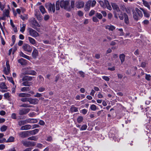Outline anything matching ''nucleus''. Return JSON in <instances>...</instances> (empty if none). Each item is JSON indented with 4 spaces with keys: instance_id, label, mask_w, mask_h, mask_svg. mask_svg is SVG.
Instances as JSON below:
<instances>
[{
    "instance_id": "obj_1",
    "label": "nucleus",
    "mask_w": 151,
    "mask_h": 151,
    "mask_svg": "<svg viewBox=\"0 0 151 151\" xmlns=\"http://www.w3.org/2000/svg\"><path fill=\"white\" fill-rule=\"evenodd\" d=\"M59 4L60 7L62 8H64V9L70 11H71V9L70 6H68V5L70 4V1H65L62 0L60 2L59 1Z\"/></svg>"
},
{
    "instance_id": "obj_2",
    "label": "nucleus",
    "mask_w": 151,
    "mask_h": 151,
    "mask_svg": "<svg viewBox=\"0 0 151 151\" xmlns=\"http://www.w3.org/2000/svg\"><path fill=\"white\" fill-rule=\"evenodd\" d=\"M133 16L134 19L137 21L139 19L138 16L142 17L143 14L141 11L137 8H136L135 11H133Z\"/></svg>"
},
{
    "instance_id": "obj_3",
    "label": "nucleus",
    "mask_w": 151,
    "mask_h": 151,
    "mask_svg": "<svg viewBox=\"0 0 151 151\" xmlns=\"http://www.w3.org/2000/svg\"><path fill=\"white\" fill-rule=\"evenodd\" d=\"M116 131L114 128H112L109 134V137L112 138L115 141H117L118 139H117V135Z\"/></svg>"
},
{
    "instance_id": "obj_4",
    "label": "nucleus",
    "mask_w": 151,
    "mask_h": 151,
    "mask_svg": "<svg viewBox=\"0 0 151 151\" xmlns=\"http://www.w3.org/2000/svg\"><path fill=\"white\" fill-rule=\"evenodd\" d=\"M45 7L47 9L49 13L51 12L52 11L54 13L55 11V4L54 3L53 4L51 3H46Z\"/></svg>"
},
{
    "instance_id": "obj_5",
    "label": "nucleus",
    "mask_w": 151,
    "mask_h": 151,
    "mask_svg": "<svg viewBox=\"0 0 151 151\" xmlns=\"http://www.w3.org/2000/svg\"><path fill=\"white\" fill-rule=\"evenodd\" d=\"M119 17L121 20H123L124 18V22L126 24L128 25L129 24L128 17L126 13H124L122 14L121 13L119 14Z\"/></svg>"
},
{
    "instance_id": "obj_6",
    "label": "nucleus",
    "mask_w": 151,
    "mask_h": 151,
    "mask_svg": "<svg viewBox=\"0 0 151 151\" xmlns=\"http://www.w3.org/2000/svg\"><path fill=\"white\" fill-rule=\"evenodd\" d=\"M6 68L4 67L3 70L4 74L6 75H8L10 71V65L9 61H6Z\"/></svg>"
},
{
    "instance_id": "obj_7",
    "label": "nucleus",
    "mask_w": 151,
    "mask_h": 151,
    "mask_svg": "<svg viewBox=\"0 0 151 151\" xmlns=\"http://www.w3.org/2000/svg\"><path fill=\"white\" fill-rule=\"evenodd\" d=\"M30 23L32 25V27L35 29L36 27H40V25L38 23L37 21L36 20L35 18H33L30 21Z\"/></svg>"
},
{
    "instance_id": "obj_8",
    "label": "nucleus",
    "mask_w": 151,
    "mask_h": 151,
    "mask_svg": "<svg viewBox=\"0 0 151 151\" xmlns=\"http://www.w3.org/2000/svg\"><path fill=\"white\" fill-rule=\"evenodd\" d=\"M30 111L29 108H24L19 110V115H26Z\"/></svg>"
},
{
    "instance_id": "obj_9",
    "label": "nucleus",
    "mask_w": 151,
    "mask_h": 151,
    "mask_svg": "<svg viewBox=\"0 0 151 151\" xmlns=\"http://www.w3.org/2000/svg\"><path fill=\"white\" fill-rule=\"evenodd\" d=\"M22 47L24 51L30 53L31 52L32 50V47L28 44H24L23 45Z\"/></svg>"
},
{
    "instance_id": "obj_10",
    "label": "nucleus",
    "mask_w": 151,
    "mask_h": 151,
    "mask_svg": "<svg viewBox=\"0 0 151 151\" xmlns=\"http://www.w3.org/2000/svg\"><path fill=\"white\" fill-rule=\"evenodd\" d=\"M29 32L30 35L34 37H36L39 35L38 33L35 30L31 28L29 29Z\"/></svg>"
},
{
    "instance_id": "obj_11",
    "label": "nucleus",
    "mask_w": 151,
    "mask_h": 151,
    "mask_svg": "<svg viewBox=\"0 0 151 151\" xmlns=\"http://www.w3.org/2000/svg\"><path fill=\"white\" fill-rule=\"evenodd\" d=\"M29 131L21 132L19 134V135L21 138H25L29 136Z\"/></svg>"
},
{
    "instance_id": "obj_12",
    "label": "nucleus",
    "mask_w": 151,
    "mask_h": 151,
    "mask_svg": "<svg viewBox=\"0 0 151 151\" xmlns=\"http://www.w3.org/2000/svg\"><path fill=\"white\" fill-rule=\"evenodd\" d=\"M84 3L83 1L80 0L77 1L76 3V7L78 9L83 8L84 5Z\"/></svg>"
},
{
    "instance_id": "obj_13",
    "label": "nucleus",
    "mask_w": 151,
    "mask_h": 151,
    "mask_svg": "<svg viewBox=\"0 0 151 151\" xmlns=\"http://www.w3.org/2000/svg\"><path fill=\"white\" fill-rule=\"evenodd\" d=\"M38 101L39 100L36 98L32 99L31 97L29 98L28 102L30 104L35 105L37 104Z\"/></svg>"
},
{
    "instance_id": "obj_14",
    "label": "nucleus",
    "mask_w": 151,
    "mask_h": 151,
    "mask_svg": "<svg viewBox=\"0 0 151 151\" xmlns=\"http://www.w3.org/2000/svg\"><path fill=\"white\" fill-rule=\"evenodd\" d=\"M34 77L25 75L22 77V81H31L32 80L33 78Z\"/></svg>"
},
{
    "instance_id": "obj_15",
    "label": "nucleus",
    "mask_w": 151,
    "mask_h": 151,
    "mask_svg": "<svg viewBox=\"0 0 151 151\" xmlns=\"http://www.w3.org/2000/svg\"><path fill=\"white\" fill-rule=\"evenodd\" d=\"M91 3V0H89L86 3L85 7L84 8V10L85 11H88L89 10Z\"/></svg>"
},
{
    "instance_id": "obj_16",
    "label": "nucleus",
    "mask_w": 151,
    "mask_h": 151,
    "mask_svg": "<svg viewBox=\"0 0 151 151\" xmlns=\"http://www.w3.org/2000/svg\"><path fill=\"white\" fill-rule=\"evenodd\" d=\"M32 128L31 125L30 124H27L21 127L20 129L21 130H27L31 129Z\"/></svg>"
},
{
    "instance_id": "obj_17",
    "label": "nucleus",
    "mask_w": 151,
    "mask_h": 151,
    "mask_svg": "<svg viewBox=\"0 0 151 151\" xmlns=\"http://www.w3.org/2000/svg\"><path fill=\"white\" fill-rule=\"evenodd\" d=\"M111 5L114 10H115L117 12H119L120 11L118 6L116 4L112 3Z\"/></svg>"
},
{
    "instance_id": "obj_18",
    "label": "nucleus",
    "mask_w": 151,
    "mask_h": 151,
    "mask_svg": "<svg viewBox=\"0 0 151 151\" xmlns=\"http://www.w3.org/2000/svg\"><path fill=\"white\" fill-rule=\"evenodd\" d=\"M140 9L143 12L145 17H149L150 16V14L148 13L147 9H144L143 8L140 7Z\"/></svg>"
},
{
    "instance_id": "obj_19",
    "label": "nucleus",
    "mask_w": 151,
    "mask_h": 151,
    "mask_svg": "<svg viewBox=\"0 0 151 151\" xmlns=\"http://www.w3.org/2000/svg\"><path fill=\"white\" fill-rule=\"evenodd\" d=\"M149 121L147 124H145L144 125L147 130L150 131L151 130V118H149Z\"/></svg>"
},
{
    "instance_id": "obj_20",
    "label": "nucleus",
    "mask_w": 151,
    "mask_h": 151,
    "mask_svg": "<svg viewBox=\"0 0 151 151\" xmlns=\"http://www.w3.org/2000/svg\"><path fill=\"white\" fill-rule=\"evenodd\" d=\"M27 61L26 60L22 58L18 60V63H20L22 65H26L27 63Z\"/></svg>"
},
{
    "instance_id": "obj_21",
    "label": "nucleus",
    "mask_w": 151,
    "mask_h": 151,
    "mask_svg": "<svg viewBox=\"0 0 151 151\" xmlns=\"http://www.w3.org/2000/svg\"><path fill=\"white\" fill-rule=\"evenodd\" d=\"M32 84V82L28 81H23L22 83V86H30Z\"/></svg>"
},
{
    "instance_id": "obj_22",
    "label": "nucleus",
    "mask_w": 151,
    "mask_h": 151,
    "mask_svg": "<svg viewBox=\"0 0 151 151\" xmlns=\"http://www.w3.org/2000/svg\"><path fill=\"white\" fill-rule=\"evenodd\" d=\"M27 120V122L29 123H35L38 122V121L36 119L29 118Z\"/></svg>"
},
{
    "instance_id": "obj_23",
    "label": "nucleus",
    "mask_w": 151,
    "mask_h": 151,
    "mask_svg": "<svg viewBox=\"0 0 151 151\" xmlns=\"http://www.w3.org/2000/svg\"><path fill=\"white\" fill-rule=\"evenodd\" d=\"M38 55V52L37 50L34 47V49L32 53V57H37Z\"/></svg>"
},
{
    "instance_id": "obj_24",
    "label": "nucleus",
    "mask_w": 151,
    "mask_h": 151,
    "mask_svg": "<svg viewBox=\"0 0 151 151\" xmlns=\"http://www.w3.org/2000/svg\"><path fill=\"white\" fill-rule=\"evenodd\" d=\"M39 131V129H36L32 130H29V134L34 135L38 133Z\"/></svg>"
},
{
    "instance_id": "obj_25",
    "label": "nucleus",
    "mask_w": 151,
    "mask_h": 151,
    "mask_svg": "<svg viewBox=\"0 0 151 151\" xmlns=\"http://www.w3.org/2000/svg\"><path fill=\"white\" fill-rule=\"evenodd\" d=\"M105 28L106 29H109L110 31H113L115 29V27L112 25H107L105 26Z\"/></svg>"
},
{
    "instance_id": "obj_26",
    "label": "nucleus",
    "mask_w": 151,
    "mask_h": 151,
    "mask_svg": "<svg viewBox=\"0 0 151 151\" xmlns=\"http://www.w3.org/2000/svg\"><path fill=\"white\" fill-rule=\"evenodd\" d=\"M71 112H76L78 111V108L75 107L74 105H72L70 109Z\"/></svg>"
},
{
    "instance_id": "obj_27",
    "label": "nucleus",
    "mask_w": 151,
    "mask_h": 151,
    "mask_svg": "<svg viewBox=\"0 0 151 151\" xmlns=\"http://www.w3.org/2000/svg\"><path fill=\"white\" fill-rule=\"evenodd\" d=\"M143 4L144 6L145 7H147V8L149 9L150 10V6L147 1L145 0H142Z\"/></svg>"
},
{
    "instance_id": "obj_28",
    "label": "nucleus",
    "mask_w": 151,
    "mask_h": 151,
    "mask_svg": "<svg viewBox=\"0 0 151 151\" xmlns=\"http://www.w3.org/2000/svg\"><path fill=\"white\" fill-rule=\"evenodd\" d=\"M28 38L30 43L33 45L36 44V41L34 39L30 37H28Z\"/></svg>"
},
{
    "instance_id": "obj_29",
    "label": "nucleus",
    "mask_w": 151,
    "mask_h": 151,
    "mask_svg": "<svg viewBox=\"0 0 151 151\" xmlns=\"http://www.w3.org/2000/svg\"><path fill=\"white\" fill-rule=\"evenodd\" d=\"M0 88L2 89H7V87L4 82L0 83Z\"/></svg>"
},
{
    "instance_id": "obj_30",
    "label": "nucleus",
    "mask_w": 151,
    "mask_h": 151,
    "mask_svg": "<svg viewBox=\"0 0 151 151\" xmlns=\"http://www.w3.org/2000/svg\"><path fill=\"white\" fill-rule=\"evenodd\" d=\"M27 123H28V122H27V119L25 120L20 121H19L18 122V124L19 126H21Z\"/></svg>"
},
{
    "instance_id": "obj_31",
    "label": "nucleus",
    "mask_w": 151,
    "mask_h": 151,
    "mask_svg": "<svg viewBox=\"0 0 151 151\" xmlns=\"http://www.w3.org/2000/svg\"><path fill=\"white\" fill-rule=\"evenodd\" d=\"M5 3H6L4 1L2 3L0 1V9L1 11L3 10L5 8Z\"/></svg>"
},
{
    "instance_id": "obj_32",
    "label": "nucleus",
    "mask_w": 151,
    "mask_h": 151,
    "mask_svg": "<svg viewBox=\"0 0 151 151\" xmlns=\"http://www.w3.org/2000/svg\"><path fill=\"white\" fill-rule=\"evenodd\" d=\"M38 78H39L38 81L40 83H43L44 82V79L42 76H39L38 77Z\"/></svg>"
},
{
    "instance_id": "obj_33",
    "label": "nucleus",
    "mask_w": 151,
    "mask_h": 151,
    "mask_svg": "<svg viewBox=\"0 0 151 151\" xmlns=\"http://www.w3.org/2000/svg\"><path fill=\"white\" fill-rule=\"evenodd\" d=\"M14 137L12 136H10L7 140L6 141V142H11L14 141Z\"/></svg>"
},
{
    "instance_id": "obj_34",
    "label": "nucleus",
    "mask_w": 151,
    "mask_h": 151,
    "mask_svg": "<svg viewBox=\"0 0 151 151\" xmlns=\"http://www.w3.org/2000/svg\"><path fill=\"white\" fill-rule=\"evenodd\" d=\"M83 117L81 116H79L77 118V122L79 124L81 123L83 120Z\"/></svg>"
},
{
    "instance_id": "obj_35",
    "label": "nucleus",
    "mask_w": 151,
    "mask_h": 151,
    "mask_svg": "<svg viewBox=\"0 0 151 151\" xmlns=\"http://www.w3.org/2000/svg\"><path fill=\"white\" fill-rule=\"evenodd\" d=\"M40 10L41 13L44 14L46 12L44 6L42 5H41L40 6Z\"/></svg>"
},
{
    "instance_id": "obj_36",
    "label": "nucleus",
    "mask_w": 151,
    "mask_h": 151,
    "mask_svg": "<svg viewBox=\"0 0 151 151\" xmlns=\"http://www.w3.org/2000/svg\"><path fill=\"white\" fill-rule=\"evenodd\" d=\"M95 16L99 19H101L103 17L101 13L98 12L96 13Z\"/></svg>"
},
{
    "instance_id": "obj_37",
    "label": "nucleus",
    "mask_w": 151,
    "mask_h": 151,
    "mask_svg": "<svg viewBox=\"0 0 151 151\" xmlns=\"http://www.w3.org/2000/svg\"><path fill=\"white\" fill-rule=\"evenodd\" d=\"M30 89L29 87H23L21 88V90L22 92H25L26 91H29L30 90Z\"/></svg>"
},
{
    "instance_id": "obj_38",
    "label": "nucleus",
    "mask_w": 151,
    "mask_h": 151,
    "mask_svg": "<svg viewBox=\"0 0 151 151\" xmlns=\"http://www.w3.org/2000/svg\"><path fill=\"white\" fill-rule=\"evenodd\" d=\"M7 127L5 125L2 126L1 127V130L2 132H5L7 129Z\"/></svg>"
},
{
    "instance_id": "obj_39",
    "label": "nucleus",
    "mask_w": 151,
    "mask_h": 151,
    "mask_svg": "<svg viewBox=\"0 0 151 151\" xmlns=\"http://www.w3.org/2000/svg\"><path fill=\"white\" fill-rule=\"evenodd\" d=\"M4 97L5 99H7L8 100H9V99L10 97V93H6L4 94Z\"/></svg>"
},
{
    "instance_id": "obj_40",
    "label": "nucleus",
    "mask_w": 151,
    "mask_h": 151,
    "mask_svg": "<svg viewBox=\"0 0 151 151\" xmlns=\"http://www.w3.org/2000/svg\"><path fill=\"white\" fill-rule=\"evenodd\" d=\"M87 127V126L86 124H83L80 129V131L85 130L86 129Z\"/></svg>"
},
{
    "instance_id": "obj_41",
    "label": "nucleus",
    "mask_w": 151,
    "mask_h": 151,
    "mask_svg": "<svg viewBox=\"0 0 151 151\" xmlns=\"http://www.w3.org/2000/svg\"><path fill=\"white\" fill-rule=\"evenodd\" d=\"M12 43L11 44V46L13 45L14 44L16 41L15 36L14 35H13L12 37Z\"/></svg>"
},
{
    "instance_id": "obj_42",
    "label": "nucleus",
    "mask_w": 151,
    "mask_h": 151,
    "mask_svg": "<svg viewBox=\"0 0 151 151\" xmlns=\"http://www.w3.org/2000/svg\"><path fill=\"white\" fill-rule=\"evenodd\" d=\"M18 95L19 97H24L27 96V94L22 93H19Z\"/></svg>"
},
{
    "instance_id": "obj_43",
    "label": "nucleus",
    "mask_w": 151,
    "mask_h": 151,
    "mask_svg": "<svg viewBox=\"0 0 151 151\" xmlns=\"http://www.w3.org/2000/svg\"><path fill=\"white\" fill-rule=\"evenodd\" d=\"M28 139L31 140L36 141L37 139V138L36 136H34L29 137L28 138Z\"/></svg>"
},
{
    "instance_id": "obj_44",
    "label": "nucleus",
    "mask_w": 151,
    "mask_h": 151,
    "mask_svg": "<svg viewBox=\"0 0 151 151\" xmlns=\"http://www.w3.org/2000/svg\"><path fill=\"white\" fill-rule=\"evenodd\" d=\"M90 109L92 111H95L96 109V106L94 104H92L90 106Z\"/></svg>"
},
{
    "instance_id": "obj_45",
    "label": "nucleus",
    "mask_w": 151,
    "mask_h": 151,
    "mask_svg": "<svg viewBox=\"0 0 151 151\" xmlns=\"http://www.w3.org/2000/svg\"><path fill=\"white\" fill-rule=\"evenodd\" d=\"M26 25L23 24H22V27L20 28V31L23 33L25 31Z\"/></svg>"
},
{
    "instance_id": "obj_46",
    "label": "nucleus",
    "mask_w": 151,
    "mask_h": 151,
    "mask_svg": "<svg viewBox=\"0 0 151 151\" xmlns=\"http://www.w3.org/2000/svg\"><path fill=\"white\" fill-rule=\"evenodd\" d=\"M59 1H58L56 3V10H58L60 9V6L59 4Z\"/></svg>"
},
{
    "instance_id": "obj_47",
    "label": "nucleus",
    "mask_w": 151,
    "mask_h": 151,
    "mask_svg": "<svg viewBox=\"0 0 151 151\" xmlns=\"http://www.w3.org/2000/svg\"><path fill=\"white\" fill-rule=\"evenodd\" d=\"M78 73L80 75V76L83 78L85 76V73L82 71H78Z\"/></svg>"
},
{
    "instance_id": "obj_48",
    "label": "nucleus",
    "mask_w": 151,
    "mask_h": 151,
    "mask_svg": "<svg viewBox=\"0 0 151 151\" xmlns=\"http://www.w3.org/2000/svg\"><path fill=\"white\" fill-rule=\"evenodd\" d=\"M29 141L24 142L23 143V145L26 147H29Z\"/></svg>"
},
{
    "instance_id": "obj_49",
    "label": "nucleus",
    "mask_w": 151,
    "mask_h": 151,
    "mask_svg": "<svg viewBox=\"0 0 151 151\" xmlns=\"http://www.w3.org/2000/svg\"><path fill=\"white\" fill-rule=\"evenodd\" d=\"M29 75H32L33 76L36 75L37 73L34 70H31L30 72Z\"/></svg>"
},
{
    "instance_id": "obj_50",
    "label": "nucleus",
    "mask_w": 151,
    "mask_h": 151,
    "mask_svg": "<svg viewBox=\"0 0 151 151\" xmlns=\"http://www.w3.org/2000/svg\"><path fill=\"white\" fill-rule=\"evenodd\" d=\"M102 77L103 79L104 80L106 81H108L110 80V78L108 76H102Z\"/></svg>"
},
{
    "instance_id": "obj_51",
    "label": "nucleus",
    "mask_w": 151,
    "mask_h": 151,
    "mask_svg": "<svg viewBox=\"0 0 151 151\" xmlns=\"http://www.w3.org/2000/svg\"><path fill=\"white\" fill-rule=\"evenodd\" d=\"M29 98H22L20 100L22 102H28Z\"/></svg>"
},
{
    "instance_id": "obj_52",
    "label": "nucleus",
    "mask_w": 151,
    "mask_h": 151,
    "mask_svg": "<svg viewBox=\"0 0 151 151\" xmlns=\"http://www.w3.org/2000/svg\"><path fill=\"white\" fill-rule=\"evenodd\" d=\"M45 88L43 87H40L38 89V91L40 92H43L45 90Z\"/></svg>"
},
{
    "instance_id": "obj_53",
    "label": "nucleus",
    "mask_w": 151,
    "mask_h": 151,
    "mask_svg": "<svg viewBox=\"0 0 151 151\" xmlns=\"http://www.w3.org/2000/svg\"><path fill=\"white\" fill-rule=\"evenodd\" d=\"M20 17L23 21H24L25 19H27L28 18L27 15H26L24 17L21 15L20 16Z\"/></svg>"
},
{
    "instance_id": "obj_54",
    "label": "nucleus",
    "mask_w": 151,
    "mask_h": 151,
    "mask_svg": "<svg viewBox=\"0 0 151 151\" xmlns=\"http://www.w3.org/2000/svg\"><path fill=\"white\" fill-rule=\"evenodd\" d=\"M9 11L8 9L6 10L5 14H4L5 16L8 17L9 16Z\"/></svg>"
},
{
    "instance_id": "obj_55",
    "label": "nucleus",
    "mask_w": 151,
    "mask_h": 151,
    "mask_svg": "<svg viewBox=\"0 0 151 151\" xmlns=\"http://www.w3.org/2000/svg\"><path fill=\"white\" fill-rule=\"evenodd\" d=\"M11 118L13 119H16L17 117L16 114L14 113H12L11 115Z\"/></svg>"
},
{
    "instance_id": "obj_56",
    "label": "nucleus",
    "mask_w": 151,
    "mask_h": 151,
    "mask_svg": "<svg viewBox=\"0 0 151 151\" xmlns=\"http://www.w3.org/2000/svg\"><path fill=\"white\" fill-rule=\"evenodd\" d=\"M29 146L34 147L36 145V143L33 141H29Z\"/></svg>"
},
{
    "instance_id": "obj_57",
    "label": "nucleus",
    "mask_w": 151,
    "mask_h": 151,
    "mask_svg": "<svg viewBox=\"0 0 151 151\" xmlns=\"http://www.w3.org/2000/svg\"><path fill=\"white\" fill-rule=\"evenodd\" d=\"M0 37L1 39V41L2 44L3 45H5V42L3 37L1 36Z\"/></svg>"
},
{
    "instance_id": "obj_58",
    "label": "nucleus",
    "mask_w": 151,
    "mask_h": 151,
    "mask_svg": "<svg viewBox=\"0 0 151 151\" xmlns=\"http://www.w3.org/2000/svg\"><path fill=\"white\" fill-rule=\"evenodd\" d=\"M93 21V22H97L99 21V20L98 19V18L96 17H93L92 18Z\"/></svg>"
},
{
    "instance_id": "obj_59",
    "label": "nucleus",
    "mask_w": 151,
    "mask_h": 151,
    "mask_svg": "<svg viewBox=\"0 0 151 151\" xmlns=\"http://www.w3.org/2000/svg\"><path fill=\"white\" fill-rule=\"evenodd\" d=\"M70 6L71 8H74L75 5V1H71L70 2Z\"/></svg>"
},
{
    "instance_id": "obj_60",
    "label": "nucleus",
    "mask_w": 151,
    "mask_h": 151,
    "mask_svg": "<svg viewBox=\"0 0 151 151\" xmlns=\"http://www.w3.org/2000/svg\"><path fill=\"white\" fill-rule=\"evenodd\" d=\"M78 14L80 17H82L83 15V12L81 11H79L78 12Z\"/></svg>"
},
{
    "instance_id": "obj_61",
    "label": "nucleus",
    "mask_w": 151,
    "mask_h": 151,
    "mask_svg": "<svg viewBox=\"0 0 151 151\" xmlns=\"http://www.w3.org/2000/svg\"><path fill=\"white\" fill-rule=\"evenodd\" d=\"M95 13V11L93 10H91L89 14V16H91L93 15Z\"/></svg>"
},
{
    "instance_id": "obj_62",
    "label": "nucleus",
    "mask_w": 151,
    "mask_h": 151,
    "mask_svg": "<svg viewBox=\"0 0 151 151\" xmlns=\"http://www.w3.org/2000/svg\"><path fill=\"white\" fill-rule=\"evenodd\" d=\"M151 77V76L150 75L146 74L145 75V79L147 81H149Z\"/></svg>"
},
{
    "instance_id": "obj_63",
    "label": "nucleus",
    "mask_w": 151,
    "mask_h": 151,
    "mask_svg": "<svg viewBox=\"0 0 151 151\" xmlns=\"http://www.w3.org/2000/svg\"><path fill=\"white\" fill-rule=\"evenodd\" d=\"M38 124L41 125H44L45 124V122L42 120H40L38 123Z\"/></svg>"
},
{
    "instance_id": "obj_64",
    "label": "nucleus",
    "mask_w": 151,
    "mask_h": 151,
    "mask_svg": "<svg viewBox=\"0 0 151 151\" xmlns=\"http://www.w3.org/2000/svg\"><path fill=\"white\" fill-rule=\"evenodd\" d=\"M87 111H88L86 109H83L81 110V113L85 115L87 113Z\"/></svg>"
}]
</instances>
